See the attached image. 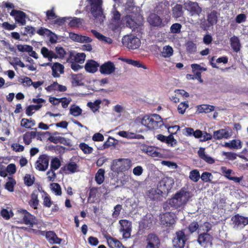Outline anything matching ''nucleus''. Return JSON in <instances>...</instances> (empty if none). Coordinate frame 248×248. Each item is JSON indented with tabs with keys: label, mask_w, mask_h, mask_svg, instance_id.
<instances>
[{
	"label": "nucleus",
	"mask_w": 248,
	"mask_h": 248,
	"mask_svg": "<svg viewBox=\"0 0 248 248\" xmlns=\"http://www.w3.org/2000/svg\"><path fill=\"white\" fill-rule=\"evenodd\" d=\"M160 224L164 227H171L175 223L173 216L170 212L163 214L160 217Z\"/></svg>",
	"instance_id": "nucleus-17"
},
{
	"label": "nucleus",
	"mask_w": 248,
	"mask_h": 248,
	"mask_svg": "<svg viewBox=\"0 0 248 248\" xmlns=\"http://www.w3.org/2000/svg\"><path fill=\"white\" fill-rule=\"evenodd\" d=\"M217 12L215 10L212 11L207 15V22L204 21L202 23V27L203 30H207L210 27L216 24L218 20Z\"/></svg>",
	"instance_id": "nucleus-8"
},
{
	"label": "nucleus",
	"mask_w": 248,
	"mask_h": 248,
	"mask_svg": "<svg viewBox=\"0 0 248 248\" xmlns=\"http://www.w3.org/2000/svg\"><path fill=\"white\" fill-rule=\"evenodd\" d=\"M34 181V177H31V175L29 174H26L24 177V184L27 186H31L33 184Z\"/></svg>",
	"instance_id": "nucleus-48"
},
{
	"label": "nucleus",
	"mask_w": 248,
	"mask_h": 248,
	"mask_svg": "<svg viewBox=\"0 0 248 248\" xmlns=\"http://www.w3.org/2000/svg\"><path fill=\"white\" fill-rule=\"evenodd\" d=\"M147 153L152 157H162V154L158 152L155 147H148L147 149Z\"/></svg>",
	"instance_id": "nucleus-42"
},
{
	"label": "nucleus",
	"mask_w": 248,
	"mask_h": 248,
	"mask_svg": "<svg viewBox=\"0 0 248 248\" xmlns=\"http://www.w3.org/2000/svg\"><path fill=\"white\" fill-rule=\"evenodd\" d=\"M105 170L103 169H99L95 176V181L98 185L102 184L105 180Z\"/></svg>",
	"instance_id": "nucleus-35"
},
{
	"label": "nucleus",
	"mask_w": 248,
	"mask_h": 248,
	"mask_svg": "<svg viewBox=\"0 0 248 248\" xmlns=\"http://www.w3.org/2000/svg\"><path fill=\"white\" fill-rule=\"evenodd\" d=\"M181 28L182 25L180 23H176L171 26L170 30L171 33L177 34L181 32Z\"/></svg>",
	"instance_id": "nucleus-53"
},
{
	"label": "nucleus",
	"mask_w": 248,
	"mask_h": 248,
	"mask_svg": "<svg viewBox=\"0 0 248 248\" xmlns=\"http://www.w3.org/2000/svg\"><path fill=\"white\" fill-rule=\"evenodd\" d=\"M40 135H41L40 132L36 131L27 132L24 134L23 137L24 142L26 145H29L31 143L32 139L34 138L36 136Z\"/></svg>",
	"instance_id": "nucleus-30"
},
{
	"label": "nucleus",
	"mask_w": 248,
	"mask_h": 248,
	"mask_svg": "<svg viewBox=\"0 0 248 248\" xmlns=\"http://www.w3.org/2000/svg\"><path fill=\"white\" fill-rule=\"evenodd\" d=\"M185 6L186 10L189 11L192 15H199L202 12L201 8L197 2L189 1L186 4Z\"/></svg>",
	"instance_id": "nucleus-23"
},
{
	"label": "nucleus",
	"mask_w": 248,
	"mask_h": 248,
	"mask_svg": "<svg viewBox=\"0 0 248 248\" xmlns=\"http://www.w3.org/2000/svg\"><path fill=\"white\" fill-rule=\"evenodd\" d=\"M106 238L109 247L111 248H124L122 243L116 239L110 236V235L106 236Z\"/></svg>",
	"instance_id": "nucleus-27"
},
{
	"label": "nucleus",
	"mask_w": 248,
	"mask_h": 248,
	"mask_svg": "<svg viewBox=\"0 0 248 248\" xmlns=\"http://www.w3.org/2000/svg\"><path fill=\"white\" fill-rule=\"evenodd\" d=\"M126 62L130 64H131L135 67H141L143 68L144 69H147V67L145 65H143V64L141 63L139 61H135L131 59H127L126 60Z\"/></svg>",
	"instance_id": "nucleus-55"
},
{
	"label": "nucleus",
	"mask_w": 248,
	"mask_h": 248,
	"mask_svg": "<svg viewBox=\"0 0 248 248\" xmlns=\"http://www.w3.org/2000/svg\"><path fill=\"white\" fill-rule=\"evenodd\" d=\"M56 52L58 58H63L64 57L66 53L64 49L62 46H57L55 48Z\"/></svg>",
	"instance_id": "nucleus-59"
},
{
	"label": "nucleus",
	"mask_w": 248,
	"mask_h": 248,
	"mask_svg": "<svg viewBox=\"0 0 248 248\" xmlns=\"http://www.w3.org/2000/svg\"><path fill=\"white\" fill-rule=\"evenodd\" d=\"M14 215L11 210L9 212L6 209H2L0 211V216L5 220H9Z\"/></svg>",
	"instance_id": "nucleus-50"
},
{
	"label": "nucleus",
	"mask_w": 248,
	"mask_h": 248,
	"mask_svg": "<svg viewBox=\"0 0 248 248\" xmlns=\"http://www.w3.org/2000/svg\"><path fill=\"white\" fill-rule=\"evenodd\" d=\"M101 102L102 101L99 99L96 100L94 102H88L87 103V106L89 107L93 112H95L99 110Z\"/></svg>",
	"instance_id": "nucleus-41"
},
{
	"label": "nucleus",
	"mask_w": 248,
	"mask_h": 248,
	"mask_svg": "<svg viewBox=\"0 0 248 248\" xmlns=\"http://www.w3.org/2000/svg\"><path fill=\"white\" fill-rule=\"evenodd\" d=\"M147 21L149 24L154 27L161 28L165 26L161 17L155 13H151L147 18Z\"/></svg>",
	"instance_id": "nucleus-14"
},
{
	"label": "nucleus",
	"mask_w": 248,
	"mask_h": 248,
	"mask_svg": "<svg viewBox=\"0 0 248 248\" xmlns=\"http://www.w3.org/2000/svg\"><path fill=\"white\" fill-rule=\"evenodd\" d=\"M83 21L84 20L82 18L74 17L70 21L68 25L72 28H79L82 26Z\"/></svg>",
	"instance_id": "nucleus-37"
},
{
	"label": "nucleus",
	"mask_w": 248,
	"mask_h": 248,
	"mask_svg": "<svg viewBox=\"0 0 248 248\" xmlns=\"http://www.w3.org/2000/svg\"><path fill=\"white\" fill-rule=\"evenodd\" d=\"M231 136V134L226 129H220L214 131L213 139L220 140L222 139H228Z\"/></svg>",
	"instance_id": "nucleus-22"
},
{
	"label": "nucleus",
	"mask_w": 248,
	"mask_h": 248,
	"mask_svg": "<svg viewBox=\"0 0 248 248\" xmlns=\"http://www.w3.org/2000/svg\"><path fill=\"white\" fill-rule=\"evenodd\" d=\"M10 15L14 17L16 22L20 26H23L26 24L27 15L24 12L13 9L10 13Z\"/></svg>",
	"instance_id": "nucleus-13"
},
{
	"label": "nucleus",
	"mask_w": 248,
	"mask_h": 248,
	"mask_svg": "<svg viewBox=\"0 0 248 248\" xmlns=\"http://www.w3.org/2000/svg\"><path fill=\"white\" fill-rule=\"evenodd\" d=\"M78 168L77 164L75 162H71L62 167L61 170L63 171L67 170L71 173H75L77 171Z\"/></svg>",
	"instance_id": "nucleus-36"
},
{
	"label": "nucleus",
	"mask_w": 248,
	"mask_h": 248,
	"mask_svg": "<svg viewBox=\"0 0 248 248\" xmlns=\"http://www.w3.org/2000/svg\"><path fill=\"white\" fill-rule=\"evenodd\" d=\"M18 211L23 215L22 220L19 222L21 223H24L26 225H29V227L31 228L35 224L34 220L35 217L34 216L31 215L30 213L25 209H20Z\"/></svg>",
	"instance_id": "nucleus-10"
},
{
	"label": "nucleus",
	"mask_w": 248,
	"mask_h": 248,
	"mask_svg": "<svg viewBox=\"0 0 248 248\" xmlns=\"http://www.w3.org/2000/svg\"><path fill=\"white\" fill-rule=\"evenodd\" d=\"M215 107L212 105L203 104L198 107V110L200 113H209L214 111Z\"/></svg>",
	"instance_id": "nucleus-38"
},
{
	"label": "nucleus",
	"mask_w": 248,
	"mask_h": 248,
	"mask_svg": "<svg viewBox=\"0 0 248 248\" xmlns=\"http://www.w3.org/2000/svg\"><path fill=\"white\" fill-rule=\"evenodd\" d=\"M174 184L172 178L167 177L163 178L159 183L158 186L162 190L165 191L170 189Z\"/></svg>",
	"instance_id": "nucleus-21"
},
{
	"label": "nucleus",
	"mask_w": 248,
	"mask_h": 248,
	"mask_svg": "<svg viewBox=\"0 0 248 248\" xmlns=\"http://www.w3.org/2000/svg\"><path fill=\"white\" fill-rule=\"evenodd\" d=\"M35 124L34 120L23 118L21 121V125L26 128H31Z\"/></svg>",
	"instance_id": "nucleus-40"
},
{
	"label": "nucleus",
	"mask_w": 248,
	"mask_h": 248,
	"mask_svg": "<svg viewBox=\"0 0 248 248\" xmlns=\"http://www.w3.org/2000/svg\"><path fill=\"white\" fill-rule=\"evenodd\" d=\"M86 55L83 53H78L75 55L74 61L79 63H83L85 61Z\"/></svg>",
	"instance_id": "nucleus-54"
},
{
	"label": "nucleus",
	"mask_w": 248,
	"mask_h": 248,
	"mask_svg": "<svg viewBox=\"0 0 248 248\" xmlns=\"http://www.w3.org/2000/svg\"><path fill=\"white\" fill-rule=\"evenodd\" d=\"M123 44L129 49H136L140 45V39L133 35L125 36L122 38Z\"/></svg>",
	"instance_id": "nucleus-5"
},
{
	"label": "nucleus",
	"mask_w": 248,
	"mask_h": 248,
	"mask_svg": "<svg viewBox=\"0 0 248 248\" xmlns=\"http://www.w3.org/2000/svg\"><path fill=\"white\" fill-rule=\"evenodd\" d=\"M72 83L74 86L80 85V82L82 80L81 74H72Z\"/></svg>",
	"instance_id": "nucleus-46"
},
{
	"label": "nucleus",
	"mask_w": 248,
	"mask_h": 248,
	"mask_svg": "<svg viewBox=\"0 0 248 248\" xmlns=\"http://www.w3.org/2000/svg\"><path fill=\"white\" fill-rule=\"evenodd\" d=\"M99 63L94 60H91L87 62L85 65L86 71L89 73H94L97 71Z\"/></svg>",
	"instance_id": "nucleus-25"
},
{
	"label": "nucleus",
	"mask_w": 248,
	"mask_h": 248,
	"mask_svg": "<svg viewBox=\"0 0 248 248\" xmlns=\"http://www.w3.org/2000/svg\"><path fill=\"white\" fill-rule=\"evenodd\" d=\"M189 179L194 182H197L200 178V172L197 170H193L189 172Z\"/></svg>",
	"instance_id": "nucleus-43"
},
{
	"label": "nucleus",
	"mask_w": 248,
	"mask_h": 248,
	"mask_svg": "<svg viewBox=\"0 0 248 248\" xmlns=\"http://www.w3.org/2000/svg\"><path fill=\"white\" fill-rule=\"evenodd\" d=\"M52 71H55L60 72L61 74L63 73L64 72V66L62 64L58 63L55 62L52 66Z\"/></svg>",
	"instance_id": "nucleus-57"
},
{
	"label": "nucleus",
	"mask_w": 248,
	"mask_h": 248,
	"mask_svg": "<svg viewBox=\"0 0 248 248\" xmlns=\"http://www.w3.org/2000/svg\"><path fill=\"white\" fill-rule=\"evenodd\" d=\"M164 125L168 129V132L170 133V135H172V136L176 134L177 131L180 129L179 126L177 125L170 126L168 124H165Z\"/></svg>",
	"instance_id": "nucleus-47"
},
{
	"label": "nucleus",
	"mask_w": 248,
	"mask_h": 248,
	"mask_svg": "<svg viewBox=\"0 0 248 248\" xmlns=\"http://www.w3.org/2000/svg\"><path fill=\"white\" fill-rule=\"evenodd\" d=\"M141 123L149 129H156L164 125L162 119L157 114L144 116L141 119Z\"/></svg>",
	"instance_id": "nucleus-2"
},
{
	"label": "nucleus",
	"mask_w": 248,
	"mask_h": 248,
	"mask_svg": "<svg viewBox=\"0 0 248 248\" xmlns=\"http://www.w3.org/2000/svg\"><path fill=\"white\" fill-rule=\"evenodd\" d=\"M45 196L43 197V205L45 207L49 208L51 206L53 202L51 200L50 197L45 191H43Z\"/></svg>",
	"instance_id": "nucleus-44"
},
{
	"label": "nucleus",
	"mask_w": 248,
	"mask_h": 248,
	"mask_svg": "<svg viewBox=\"0 0 248 248\" xmlns=\"http://www.w3.org/2000/svg\"><path fill=\"white\" fill-rule=\"evenodd\" d=\"M69 37L73 41L80 43H89L92 41V39L88 36L79 35L73 32L69 33Z\"/></svg>",
	"instance_id": "nucleus-18"
},
{
	"label": "nucleus",
	"mask_w": 248,
	"mask_h": 248,
	"mask_svg": "<svg viewBox=\"0 0 248 248\" xmlns=\"http://www.w3.org/2000/svg\"><path fill=\"white\" fill-rule=\"evenodd\" d=\"M122 209V206L121 204H117L114 207V211L112 214V216L113 218H117Z\"/></svg>",
	"instance_id": "nucleus-61"
},
{
	"label": "nucleus",
	"mask_w": 248,
	"mask_h": 248,
	"mask_svg": "<svg viewBox=\"0 0 248 248\" xmlns=\"http://www.w3.org/2000/svg\"><path fill=\"white\" fill-rule=\"evenodd\" d=\"M233 228L236 229H243L248 224V217H244L237 214L232 217Z\"/></svg>",
	"instance_id": "nucleus-9"
},
{
	"label": "nucleus",
	"mask_w": 248,
	"mask_h": 248,
	"mask_svg": "<svg viewBox=\"0 0 248 248\" xmlns=\"http://www.w3.org/2000/svg\"><path fill=\"white\" fill-rule=\"evenodd\" d=\"M61 166V162L60 159L57 157L53 158L50 161V170H56Z\"/></svg>",
	"instance_id": "nucleus-39"
},
{
	"label": "nucleus",
	"mask_w": 248,
	"mask_h": 248,
	"mask_svg": "<svg viewBox=\"0 0 248 248\" xmlns=\"http://www.w3.org/2000/svg\"><path fill=\"white\" fill-rule=\"evenodd\" d=\"M115 69L114 63L111 61H108L100 66L99 72L101 74L109 75L113 73Z\"/></svg>",
	"instance_id": "nucleus-16"
},
{
	"label": "nucleus",
	"mask_w": 248,
	"mask_h": 248,
	"mask_svg": "<svg viewBox=\"0 0 248 248\" xmlns=\"http://www.w3.org/2000/svg\"><path fill=\"white\" fill-rule=\"evenodd\" d=\"M90 6L91 14L94 19H101L103 16L102 0H88Z\"/></svg>",
	"instance_id": "nucleus-4"
},
{
	"label": "nucleus",
	"mask_w": 248,
	"mask_h": 248,
	"mask_svg": "<svg viewBox=\"0 0 248 248\" xmlns=\"http://www.w3.org/2000/svg\"><path fill=\"white\" fill-rule=\"evenodd\" d=\"M49 163V156L46 154L39 155L35 163V168L40 171H45L48 168Z\"/></svg>",
	"instance_id": "nucleus-7"
},
{
	"label": "nucleus",
	"mask_w": 248,
	"mask_h": 248,
	"mask_svg": "<svg viewBox=\"0 0 248 248\" xmlns=\"http://www.w3.org/2000/svg\"><path fill=\"white\" fill-rule=\"evenodd\" d=\"M70 113L73 116H78L82 113V109L78 106H73L70 109Z\"/></svg>",
	"instance_id": "nucleus-51"
},
{
	"label": "nucleus",
	"mask_w": 248,
	"mask_h": 248,
	"mask_svg": "<svg viewBox=\"0 0 248 248\" xmlns=\"http://www.w3.org/2000/svg\"><path fill=\"white\" fill-rule=\"evenodd\" d=\"M123 20L125 22L126 26L131 29H135L140 25V23L136 19L135 16L133 15H126Z\"/></svg>",
	"instance_id": "nucleus-19"
},
{
	"label": "nucleus",
	"mask_w": 248,
	"mask_h": 248,
	"mask_svg": "<svg viewBox=\"0 0 248 248\" xmlns=\"http://www.w3.org/2000/svg\"><path fill=\"white\" fill-rule=\"evenodd\" d=\"M38 194L37 190H34L31 195V199L28 203L30 206L34 209H37L38 206L39 204V200L38 199Z\"/></svg>",
	"instance_id": "nucleus-28"
},
{
	"label": "nucleus",
	"mask_w": 248,
	"mask_h": 248,
	"mask_svg": "<svg viewBox=\"0 0 248 248\" xmlns=\"http://www.w3.org/2000/svg\"><path fill=\"white\" fill-rule=\"evenodd\" d=\"M186 132L187 136H193L195 138L199 139L202 137L203 135L202 132L197 129L196 131H194V129L191 127H187L186 128Z\"/></svg>",
	"instance_id": "nucleus-34"
},
{
	"label": "nucleus",
	"mask_w": 248,
	"mask_h": 248,
	"mask_svg": "<svg viewBox=\"0 0 248 248\" xmlns=\"http://www.w3.org/2000/svg\"><path fill=\"white\" fill-rule=\"evenodd\" d=\"M187 240L183 230H179L175 232L172 240V244L175 248H184Z\"/></svg>",
	"instance_id": "nucleus-6"
},
{
	"label": "nucleus",
	"mask_w": 248,
	"mask_h": 248,
	"mask_svg": "<svg viewBox=\"0 0 248 248\" xmlns=\"http://www.w3.org/2000/svg\"><path fill=\"white\" fill-rule=\"evenodd\" d=\"M121 226L120 231L123 233L124 238H128L130 237L131 231V222L126 219H122L119 221Z\"/></svg>",
	"instance_id": "nucleus-11"
},
{
	"label": "nucleus",
	"mask_w": 248,
	"mask_h": 248,
	"mask_svg": "<svg viewBox=\"0 0 248 248\" xmlns=\"http://www.w3.org/2000/svg\"><path fill=\"white\" fill-rule=\"evenodd\" d=\"M172 16L174 18H179L183 15V6L181 4H176L172 9Z\"/></svg>",
	"instance_id": "nucleus-33"
},
{
	"label": "nucleus",
	"mask_w": 248,
	"mask_h": 248,
	"mask_svg": "<svg viewBox=\"0 0 248 248\" xmlns=\"http://www.w3.org/2000/svg\"><path fill=\"white\" fill-rule=\"evenodd\" d=\"M198 154L201 159L208 164H212L215 162L214 158L205 154V149L204 148H200L198 151Z\"/></svg>",
	"instance_id": "nucleus-31"
},
{
	"label": "nucleus",
	"mask_w": 248,
	"mask_h": 248,
	"mask_svg": "<svg viewBox=\"0 0 248 248\" xmlns=\"http://www.w3.org/2000/svg\"><path fill=\"white\" fill-rule=\"evenodd\" d=\"M16 184V180L11 178V181L6 182L5 185V188L10 192H13L14 190V186Z\"/></svg>",
	"instance_id": "nucleus-52"
},
{
	"label": "nucleus",
	"mask_w": 248,
	"mask_h": 248,
	"mask_svg": "<svg viewBox=\"0 0 248 248\" xmlns=\"http://www.w3.org/2000/svg\"><path fill=\"white\" fill-rule=\"evenodd\" d=\"M132 167V161L129 158H119L113 161L111 170L114 171L123 172L128 170Z\"/></svg>",
	"instance_id": "nucleus-3"
},
{
	"label": "nucleus",
	"mask_w": 248,
	"mask_h": 248,
	"mask_svg": "<svg viewBox=\"0 0 248 248\" xmlns=\"http://www.w3.org/2000/svg\"><path fill=\"white\" fill-rule=\"evenodd\" d=\"M242 142L239 139L232 140L230 142L224 143V146L231 149L238 150L242 147Z\"/></svg>",
	"instance_id": "nucleus-26"
},
{
	"label": "nucleus",
	"mask_w": 248,
	"mask_h": 248,
	"mask_svg": "<svg viewBox=\"0 0 248 248\" xmlns=\"http://www.w3.org/2000/svg\"><path fill=\"white\" fill-rule=\"evenodd\" d=\"M231 46L233 51L236 53L240 51L241 45L239 39L237 36H233L230 39Z\"/></svg>",
	"instance_id": "nucleus-29"
},
{
	"label": "nucleus",
	"mask_w": 248,
	"mask_h": 248,
	"mask_svg": "<svg viewBox=\"0 0 248 248\" xmlns=\"http://www.w3.org/2000/svg\"><path fill=\"white\" fill-rule=\"evenodd\" d=\"M79 147L85 154H91L93 151L92 147L89 146L88 144L84 142L80 143L79 145Z\"/></svg>",
	"instance_id": "nucleus-45"
},
{
	"label": "nucleus",
	"mask_w": 248,
	"mask_h": 248,
	"mask_svg": "<svg viewBox=\"0 0 248 248\" xmlns=\"http://www.w3.org/2000/svg\"><path fill=\"white\" fill-rule=\"evenodd\" d=\"M173 54V49L172 48L169 46H166L164 47L163 48V51L162 52V55L164 57H170Z\"/></svg>",
	"instance_id": "nucleus-56"
},
{
	"label": "nucleus",
	"mask_w": 248,
	"mask_h": 248,
	"mask_svg": "<svg viewBox=\"0 0 248 248\" xmlns=\"http://www.w3.org/2000/svg\"><path fill=\"white\" fill-rule=\"evenodd\" d=\"M188 107V104L187 102H184L181 103L178 107V111L179 113L183 114L186 109Z\"/></svg>",
	"instance_id": "nucleus-58"
},
{
	"label": "nucleus",
	"mask_w": 248,
	"mask_h": 248,
	"mask_svg": "<svg viewBox=\"0 0 248 248\" xmlns=\"http://www.w3.org/2000/svg\"><path fill=\"white\" fill-rule=\"evenodd\" d=\"M55 170H51L50 171V170L49 169L47 172H46V175H47V181L49 182H53L55 181L56 178V174L55 172Z\"/></svg>",
	"instance_id": "nucleus-63"
},
{
	"label": "nucleus",
	"mask_w": 248,
	"mask_h": 248,
	"mask_svg": "<svg viewBox=\"0 0 248 248\" xmlns=\"http://www.w3.org/2000/svg\"><path fill=\"white\" fill-rule=\"evenodd\" d=\"M158 140L161 142H165L168 145H170L171 147H174L177 144L176 140L174 138L173 136L169 135L168 136H165L162 134H158L156 136Z\"/></svg>",
	"instance_id": "nucleus-20"
},
{
	"label": "nucleus",
	"mask_w": 248,
	"mask_h": 248,
	"mask_svg": "<svg viewBox=\"0 0 248 248\" xmlns=\"http://www.w3.org/2000/svg\"><path fill=\"white\" fill-rule=\"evenodd\" d=\"M213 237L207 232H203L199 234L197 241L199 244L204 248L211 246Z\"/></svg>",
	"instance_id": "nucleus-12"
},
{
	"label": "nucleus",
	"mask_w": 248,
	"mask_h": 248,
	"mask_svg": "<svg viewBox=\"0 0 248 248\" xmlns=\"http://www.w3.org/2000/svg\"><path fill=\"white\" fill-rule=\"evenodd\" d=\"M146 243L145 248H159L160 241L156 234L150 233L147 237Z\"/></svg>",
	"instance_id": "nucleus-15"
},
{
	"label": "nucleus",
	"mask_w": 248,
	"mask_h": 248,
	"mask_svg": "<svg viewBox=\"0 0 248 248\" xmlns=\"http://www.w3.org/2000/svg\"><path fill=\"white\" fill-rule=\"evenodd\" d=\"M196 45L193 42H188L186 44V50L189 53L194 52L196 51Z\"/></svg>",
	"instance_id": "nucleus-64"
},
{
	"label": "nucleus",
	"mask_w": 248,
	"mask_h": 248,
	"mask_svg": "<svg viewBox=\"0 0 248 248\" xmlns=\"http://www.w3.org/2000/svg\"><path fill=\"white\" fill-rule=\"evenodd\" d=\"M189 194L188 191L182 189L169 200V204L175 209L181 207L188 201L190 198Z\"/></svg>",
	"instance_id": "nucleus-1"
},
{
	"label": "nucleus",
	"mask_w": 248,
	"mask_h": 248,
	"mask_svg": "<svg viewBox=\"0 0 248 248\" xmlns=\"http://www.w3.org/2000/svg\"><path fill=\"white\" fill-rule=\"evenodd\" d=\"M199 225L196 221H193L190 223L188 227V229L191 233L195 232L199 228Z\"/></svg>",
	"instance_id": "nucleus-62"
},
{
	"label": "nucleus",
	"mask_w": 248,
	"mask_h": 248,
	"mask_svg": "<svg viewBox=\"0 0 248 248\" xmlns=\"http://www.w3.org/2000/svg\"><path fill=\"white\" fill-rule=\"evenodd\" d=\"M41 52L44 58H47L51 62L53 58H58V56L53 51L49 50L46 47H43L41 49Z\"/></svg>",
	"instance_id": "nucleus-32"
},
{
	"label": "nucleus",
	"mask_w": 248,
	"mask_h": 248,
	"mask_svg": "<svg viewBox=\"0 0 248 248\" xmlns=\"http://www.w3.org/2000/svg\"><path fill=\"white\" fill-rule=\"evenodd\" d=\"M46 239L51 244H60L62 241V239L58 237L56 233L52 231H47Z\"/></svg>",
	"instance_id": "nucleus-24"
},
{
	"label": "nucleus",
	"mask_w": 248,
	"mask_h": 248,
	"mask_svg": "<svg viewBox=\"0 0 248 248\" xmlns=\"http://www.w3.org/2000/svg\"><path fill=\"white\" fill-rule=\"evenodd\" d=\"M50 186L52 190L55 193L56 195L61 196L62 195V189L59 184L55 183H52Z\"/></svg>",
	"instance_id": "nucleus-49"
},
{
	"label": "nucleus",
	"mask_w": 248,
	"mask_h": 248,
	"mask_svg": "<svg viewBox=\"0 0 248 248\" xmlns=\"http://www.w3.org/2000/svg\"><path fill=\"white\" fill-rule=\"evenodd\" d=\"M211 177H212L211 173L204 171L200 177L203 182L210 183L211 182Z\"/></svg>",
	"instance_id": "nucleus-60"
}]
</instances>
